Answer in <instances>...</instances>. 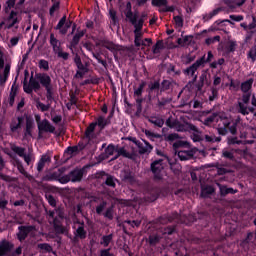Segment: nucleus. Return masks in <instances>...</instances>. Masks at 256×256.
I'll list each match as a JSON object with an SVG mask.
<instances>
[{
  "label": "nucleus",
  "mask_w": 256,
  "mask_h": 256,
  "mask_svg": "<svg viewBox=\"0 0 256 256\" xmlns=\"http://www.w3.org/2000/svg\"><path fill=\"white\" fill-rule=\"evenodd\" d=\"M248 57L252 60L255 61L256 59V46L252 47L251 50L249 51Z\"/></svg>",
  "instance_id": "3c124183"
},
{
  "label": "nucleus",
  "mask_w": 256,
  "mask_h": 256,
  "mask_svg": "<svg viewBox=\"0 0 256 256\" xmlns=\"http://www.w3.org/2000/svg\"><path fill=\"white\" fill-rule=\"evenodd\" d=\"M125 223H128V225H131V227H139V225H141V221L139 220H134V221L128 220Z\"/></svg>",
  "instance_id": "052dcab7"
},
{
  "label": "nucleus",
  "mask_w": 256,
  "mask_h": 256,
  "mask_svg": "<svg viewBox=\"0 0 256 256\" xmlns=\"http://www.w3.org/2000/svg\"><path fill=\"white\" fill-rule=\"evenodd\" d=\"M46 199H47L49 205H51L52 207H55L56 201H55V198L53 196L48 195V196H46Z\"/></svg>",
  "instance_id": "680f3d73"
},
{
  "label": "nucleus",
  "mask_w": 256,
  "mask_h": 256,
  "mask_svg": "<svg viewBox=\"0 0 256 256\" xmlns=\"http://www.w3.org/2000/svg\"><path fill=\"white\" fill-rule=\"evenodd\" d=\"M205 139L206 141H208V143H217L221 141V137H215V136H209V135H206Z\"/></svg>",
  "instance_id": "58836bf2"
},
{
  "label": "nucleus",
  "mask_w": 256,
  "mask_h": 256,
  "mask_svg": "<svg viewBox=\"0 0 256 256\" xmlns=\"http://www.w3.org/2000/svg\"><path fill=\"white\" fill-rule=\"evenodd\" d=\"M36 107L40 111H49V105H45V104H43L41 102H37Z\"/></svg>",
  "instance_id": "de8ad7c7"
},
{
  "label": "nucleus",
  "mask_w": 256,
  "mask_h": 256,
  "mask_svg": "<svg viewBox=\"0 0 256 256\" xmlns=\"http://www.w3.org/2000/svg\"><path fill=\"white\" fill-rule=\"evenodd\" d=\"M251 99V94H244L242 96V100L239 103H244L245 105H249V101Z\"/></svg>",
  "instance_id": "8fccbe9b"
},
{
  "label": "nucleus",
  "mask_w": 256,
  "mask_h": 256,
  "mask_svg": "<svg viewBox=\"0 0 256 256\" xmlns=\"http://www.w3.org/2000/svg\"><path fill=\"white\" fill-rule=\"evenodd\" d=\"M11 251V244L7 241H2L0 243V256L7 255Z\"/></svg>",
  "instance_id": "4be33fe9"
},
{
  "label": "nucleus",
  "mask_w": 256,
  "mask_h": 256,
  "mask_svg": "<svg viewBox=\"0 0 256 256\" xmlns=\"http://www.w3.org/2000/svg\"><path fill=\"white\" fill-rule=\"evenodd\" d=\"M39 67L40 69H44L45 71H47L49 69V62H47L46 60H40Z\"/></svg>",
  "instance_id": "864d4df0"
},
{
  "label": "nucleus",
  "mask_w": 256,
  "mask_h": 256,
  "mask_svg": "<svg viewBox=\"0 0 256 256\" xmlns=\"http://www.w3.org/2000/svg\"><path fill=\"white\" fill-rule=\"evenodd\" d=\"M30 86L34 91H39V89L41 88V84L35 79L30 80Z\"/></svg>",
  "instance_id": "f704fd0d"
},
{
  "label": "nucleus",
  "mask_w": 256,
  "mask_h": 256,
  "mask_svg": "<svg viewBox=\"0 0 256 256\" xmlns=\"http://www.w3.org/2000/svg\"><path fill=\"white\" fill-rule=\"evenodd\" d=\"M38 249H41V251H46V253H51L53 251V248L49 244H38Z\"/></svg>",
  "instance_id": "72a5a7b5"
},
{
  "label": "nucleus",
  "mask_w": 256,
  "mask_h": 256,
  "mask_svg": "<svg viewBox=\"0 0 256 256\" xmlns=\"http://www.w3.org/2000/svg\"><path fill=\"white\" fill-rule=\"evenodd\" d=\"M40 160H42L44 163H51V156L44 154Z\"/></svg>",
  "instance_id": "0e129e2a"
},
{
  "label": "nucleus",
  "mask_w": 256,
  "mask_h": 256,
  "mask_svg": "<svg viewBox=\"0 0 256 256\" xmlns=\"http://www.w3.org/2000/svg\"><path fill=\"white\" fill-rule=\"evenodd\" d=\"M132 6H131V2H127L126 4V11H125V15L126 18L128 19V21H130V23L134 26V34H135V40L134 43L136 45V47H141V45L143 46H147V45H151V39L150 38H146L145 40H143V24L145 23V20L147 19V14L146 13H142L141 17L137 20L138 14L135 13L133 14V11H131Z\"/></svg>",
  "instance_id": "f257e3e1"
},
{
  "label": "nucleus",
  "mask_w": 256,
  "mask_h": 256,
  "mask_svg": "<svg viewBox=\"0 0 256 256\" xmlns=\"http://www.w3.org/2000/svg\"><path fill=\"white\" fill-rule=\"evenodd\" d=\"M167 127H170V129H175V131H178L180 133H183L185 131H189L190 133H193V141H201V132L193 125L189 123H181L173 118H168L166 120Z\"/></svg>",
  "instance_id": "f03ea898"
},
{
  "label": "nucleus",
  "mask_w": 256,
  "mask_h": 256,
  "mask_svg": "<svg viewBox=\"0 0 256 256\" xmlns=\"http://www.w3.org/2000/svg\"><path fill=\"white\" fill-rule=\"evenodd\" d=\"M239 105V113L242 115H249V113H253L255 111V108H249V104H245L243 102H238Z\"/></svg>",
  "instance_id": "aec40b11"
},
{
  "label": "nucleus",
  "mask_w": 256,
  "mask_h": 256,
  "mask_svg": "<svg viewBox=\"0 0 256 256\" xmlns=\"http://www.w3.org/2000/svg\"><path fill=\"white\" fill-rule=\"evenodd\" d=\"M100 256H113V254H110L109 249H106L101 251Z\"/></svg>",
  "instance_id": "774afa93"
},
{
  "label": "nucleus",
  "mask_w": 256,
  "mask_h": 256,
  "mask_svg": "<svg viewBox=\"0 0 256 256\" xmlns=\"http://www.w3.org/2000/svg\"><path fill=\"white\" fill-rule=\"evenodd\" d=\"M13 151H14V153H17V155H19V157H24V155H25V149L24 148L14 147Z\"/></svg>",
  "instance_id": "c03bdc74"
},
{
  "label": "nucleus",
  "mask_w": 256,
  "mask_h": 256,
  "mask_svg": "<svg viewBox=\"0 0 256 256\" xmlns=\"http://www.w3.org/2000/svg\"><path fill=\"white\" fill-rule=\"evenodd\" d=\"M186 143L179 140L173 144V149L178 155L180 161H189L195 155V149H191L185 146Z\"/></svg>",
  "instance_id": "20e7f679"
},
{
  "label": "nucleus",
  "mask_w": 256,
  "mask_h": 256,
  "mask_svg": "<svg viewBox=\"0 0 256 256\" xmlns=\"http://www.w3.org/2000/svg\"><path fill=\"white\" fill-rule=\"evenodd\" d=\"M44 167H45V163L43 162V160L40 159L37 166L38 171H43Z\"/></svg>",
  "instance_id": "338daca9"
},
{
  "label": "nucleus",
  "mask_w": 256,
  "mask_h": 256,
  "mask_svg": "<svg viewBox=\"0 0 256 256\" xmlns=\"http://www.w3.org/2000/svg\"><path fill=\"white\" fill-rule=\"evenodd\" d=\"M22 121L23 120L21 118H16V119L12 120V122L10 124L11 131H13V132L17 131V129H19L21 127Z\"/></svg>",
  "instance_id": "b1692460"
},
{
  "label": "nucleus",
  "mask_w": 256,
  "mask_h": 256,
  "mask_svg": "<svg viewBox=\"0 0 256 256\" xmlns=\"http://www.w3.org/2000/svg\"><path fill=\"white\" fill-rule=\"evenodd\" d=\"M149 89L151 91H155V89H159V82H154L149 85Z\"/></svg>",
  "instance_id": "69168bd1"
},
{
  "label": "nucleus",
  "mask_w": 256,
  "mask_h": 256,
  "mask_svg": "<svg viewBox=\"0 0 256 256\" xmlns=\"http://www.w3.org/2000/svg\"><path fill=\"white\" fill-rule=\"evenodd\" d=\"M15 1H17V0H8L6 2V7H5L6 13H9V10L13 9V7H15Z\"/></svg>",
  "instance_id": "a19ab883"
},
{
  "label": "nucleus",
  "mask_w": 256,
  "mask_h": 256,
  "mask_svg": "<svg viewBox=\"0 0 256 256\" xmlns=\"http://www.w3.org/2000/svg\"><path fill=\"white\" fill-rule=\"evenodd\" d=\"M57 215H59V211H49V221H53L54 229L55 231H57V233H67V227L57 224Z\"/></svg>",
  "instance_id": "9b49d317"
},
{
  "label": "nucleus",
  "mask_w": 256,
  "mask_h": 256,
  "mask_svg": "<svg viewBox=\"0 0 256 256\" xmlns=\"http://www.w3.org/2000/svg\"><path fill=\"white\" fill-rule=\"evenodd\" d=\"M251 87H253V79H249V80L243 82L241 85V89H242L243 93H247V91H249L251 89Z\"/></svg>",
  "instance_id": "a878e982"
},
{
  "label": "nucleus",
  "mask_w": 256,
  "mask_h": 256,
  "mask_svg": "<svg viewBox=\"0 0 256 256\" xmlns=\"http://www.w3.org/2000/svg\"><path fill=\"white\" fill-rule=\"evenodd\" d=\"M110 19L113 21L114 25L117 23V12L113 9L109 10Z\"/></svg>",
  "instance_id": "a18cd8bd"
},
{
  "label": "nucleus",
  "mask_w": 256,
  "mask_h": 256,
  "mask_svg": "<svg viewBox=\"0 0 256 256\" xmlns=\"http://www.w3.org/2000/svg\"><path fill=\"white\" fill-rule=\"evenodd\" d=\"M174 22L176 27H183V18H181L180 16H175Z\"/></svg>",
  "instance_id": "5fc2aeb1"
},
{
  "label": "nucleus",
  "mask_w": 256,
  "mask_h": 256,
  "mask_svg": "<svg viewBox=\"0 0 256 256\" xmlns=\"http://www.w3.org/2000/svg\"><path fill=\"white\" fill-rule=\"evenodd\" d=\"M40 83L41 85H43V87H45L47 93L51 95V77H49L46 74H43L42 76H40Z\"/></svg>",
  "instance_id": "f3484780"
},
{
  "label": "nucleus",
  "mask_w": 256,
  "mask_h": 256,
  "mask_svg": "<svg viewBox=\"0 0 256 256\" xmlns=\"http://www.w3.org/2000/svg\"><path fill=\"white\" fill-rule=\"evenodd\" d=\"M116 153V155H115ZM105 155L106 157H111V155H115L114 158L111 159V161H114V159H117L122 155V157H127L128 159H131L133 157V154L129 153L127 149L125 148H120L118 150L115 149V146L113 145H108V147L105 149Z\"/></svg>",
  "instance_id": "6e6552de"
},
{
  "label": "nucleus",
  "mask_w": 256,
  "mask_h": 256,
  "mask_svg": "<svg viewBox=\"0 0 256 256\" xmlns=\"http://www.w3.org/2000/svg\"><path fill=\"white\" fill-rule=\"evenodd\" d=\"M241 143H253V141H241L237 140V138L228 139V145H241Z\"/></svg>",
  "instance_id": "cd10ccee"
},
{
  "label": "nucleus",
  "mask_w": 256,
  "mask_h": 256,
  "mask_svg": "<svg viewBox=\"0 0 256 256\" xmlns=\"http://www.w3.org/2000/svg\"><path fill=\"white\" fill-rule=\"evenodd\" d=\"M219 119H220V123L224 125V129H229L232 135H235V133H237V127H236L237 124L233 122L231 117L227 114H220V116L213 114L204 120V124L210 125L215 121H219Z\"/></svg>",
  "instance_id": "7ed1b4c3"
},
{
  "label": "nucleus",
  "mask_w": 256,
  "mask_h": 256,
  "mask_svg": "<svg viewBox=\"0 0 256 256\" xmlns=\"http://www.w3.org/2000/svg\"><path fill=\"white\" fill-rule=\"evenodd\" d=\"M56 55H58V57H60V59H64V61H67V59H69V53L67 52H62L61 49L55 53Z\"/></svg>",
  "instance_id": "79ce46f5"
},
{
  "label": "nucleus",
  "mask_w": 256,
  "mask_h": 256,
  "mask_svg": "<svg viewBox=\"0 0 256 256\" xmlns=\"http://www.w3.org/2000/svg\"><path fill=\"white\" fill-rule=\"evenodd\" d=\"M23 88L25 93H33V87L31 86V82H29V84H24Z\"/></svg>",
  "instance_id": "bf43d9fd"
},
{
  "label": "nucleus",
  "mask_w": 256,
  "mask_h": 256,
  "mask_svg": "<svg viewBox=\"0 0 256 256\" xmlns=\"http://www.w3.org/2000/svg\"><path fill=\"white\" fill-rule=\"evenodd\" d=\"M217 185L220 189L221 195H229V193H231V194L236 193V191L233 190V188H227V186H223L221 184H217Z\"/></svg>",
  "instance_id": "393cba45"
},
{
  "label": "nucleus",
  "mask_w": 256,
  "mask_h": 256,
  "mask_svg": "<svg viewBox=\"0 0 256 256\" xmlns=\"http://www.w3.org/2000/svg\"><path fill=\"white\" fill-rule=\"evenodd\" d=\"M105 217H107V219H113V208H109V209L105 212Z\"/></svg>",
  "instance_id": "e2e57ef3"
},
{
  "label": "nucleus",
  "mask_w": 256,
  "mask_h": 256,
  "mask_svg": "<svg viewBox=\"0 0 256 256\" xmlns=\"http://www.w3.org/2000/svg\"><path fill=\"white\" fill-rule=\"evenodd\" d=\"M4 49L0 47V83L1 85L7 82L9 79V73H11V64L5 63V55L3 54Z\"/></svg>",
  "instance_id": "39448f33"
},
{
  "label": "nucleus",
  "mask_w": 256,
  "mask_h": 256,
  "mask_svg": "<svg viewBox=\"0 0 256 256\" xmlns=\"http://www.w3.org/2000/svg\"><path fill=\"white\" fill-rule=\"evenodd\" d=\"M221 11H223V8L219 7V8L212 10L211 12L205 14L203 16L204 21H211V19H213V17H217V15H219V13H221Z\"/></svg>",
  "instance_id": "412c9836"
},
{
  "label": "nucleus",
  "mask_w": 256,
  "mask_h": 256,
  "mask_svg": "<svg viewBox=\"0 0 256 256\" xmlns=\"http://www.w3.org/2000/svg\"><path fill=\"white\" fill-rule=\"evenodd\" d=\"M96 125H98L100 129H103L105 125H107V120L105 119V117L100 116L96 121Z\"/></svg>",
  "instance_id": "473e14b6"
},
{
  "label": "nucleus",
  "mask_w": 256,
  "mask_h": 256,
  "mask_svg": "<svg viewBox=\"0 0 256 256\" xmlns=\"http://www.w3.org/2000/svg\"><path fill=\"white\" fill-rule=\"evenodd\" d=\"M201 65H205V56L198 59L194 64H192L189 68H187L185 70V73L193 77V75H195V71H197V69H199Z\"/></svg>",
  "instance_id": "ddd939ff"
},
{
  "label": "nucleus",
  "mask_w": 256,
  "mask_h": 256,
  "mask_svg": "<svg viewBox=\"0 0 256 256\" xmlns=\"http://www.w3.org/2000/svg\"><path fill=\"white\" fill-rule=\"evenodd\" d=\"M111 241H113V235L110 234L107 236H103L100 244L103 245L104 247H109V243H111Z\"/></svg>",
  "instance_id": "bb28decb"
},
{
  "label": "nucleus",
  "mask_w": 256,
  "mask_h": 256,
  "mask_svg": "<svg viewBox=\"0 0 256 256\" xmlns=\"http://www.w3.org/2000/svg\"><path fill=\"white\" fill-rule=\"evenodd\" d=\"M199 3H201V0H191L190 2H188L187 8H186L187 13H193V11L197 9V6L199 5Z\"/></svg>",
  "instance_id": "5701e85b"
},
{
  "label": "nucleus",
  "mask_w": 256,
  "mask_h": 256,
  "mask_svg": "<svg viewBox=\"0 0 256 256\" xmlns=\"http://www.w3.org/2000/svg\"><path fill=\"white\" fill-rule=\"evenodd\" d=\"M153 7H160V13H173L175 6H167V0H152Z\"/></svg>",
  "instance_id": "9d476101"
},
{
  "label": "nucleus",
  "mask_w": 256,
  "mask_h": 256,
  "mask_svg": "<svg viewBox=\"0 0 256 256\" xmlns=\"http://www.w3.org/2000/svg\"><path fill=\"white\" fill-rule=\"evenodd\" d=\"M143 89H145V83L140 84L139 87L134 90V95L141 97V95H143Z\"/></svg>",
  "instance_id": "c9c22d12"
},
{
  "label": "nucleus",
  "mask_w": 256,
  "mask_h": 256,
  "mask_svg": "<svg viewBox=\"0 0 256 256\" xmlns=\"http://www.w3.org/2000/svg\"><path fill=\"white\" fill-rule=\"evenodd\" d=\"M59 9V2H54L52 7L50 8V15H54L55 11H58Z\"/></svg>",
  "instance_id": "4d7b16f0"
},
{
  "label": "nucleus",
  "mask_w": 256,
  "mask_h": 256,
  "mask_svg": "<svg viewBox=\"0 0 256 256\" xmlns=\"http://www.w3.org/2000/svg\"><path fill=\"white\" fill-rule=\"evenodd\" d=\"M39 119L40 117L36 116V121L40 133H55V126L51 125V123H49L47 120L39 121Z\"/></svg>",
  "instance_id": "1a4fd4ad"
},
{
  "label": "nucleus",
  "mask_w": 256,
  "mask_h": 256,
  "mask_svg": "<svg viewBox=\"0 0 256 256\" xmlns=\"http://www.w3.org/2000/svg\"><path fill=\"white\" fill-rule=\"evenodd\" d=\"M215 190L211 186H206L205 188H202V197H207V195H211Z\"/></svg>",
  "instance_id": "7c9ffc66"
},
{
  "label": "nucleus",
  "mask_w": 256,
  "mask_h": 256,
  "mask_svg": "<svg viewBox=\"0 0 256 256\" xmlns=\"http://www.w3.org/2000/svg\"><path fill=\"white\" fill-rule=\"evenodd\" d=\"M20 21H21V18H19L17 13L12 11L7 20L8 29H11V27H14V25H17V23H19Z\"/></svg>",
  "instance_id": "a211bd4d"
},
{
  "label": "nucleus",
  "mask_w": 256,
  "mask_h": 256,
  "mask_svg": "<svg viewBox=\"0 0 256 256\" xmlns=\"http://www.w3.org/2000/svg\"><path fill=\"white\" fill-rule=\"evenodd\" d=\"M68 178L69 181H72V183H77V181H81V179H83V170L76 169L70 172Z\"/></svg>",
  "instance_id": "dca6fc26"
},
{
  "label": "nucleus",
  "mask_w": 256,
  "mask_h": 256,
  "mask_svg": "<svg viewBox=\"0 0 256 256\" xmlns=\"http://www.w3.org/2000/svg\"><path fill=\"white\" fill-rule=\"evenodd\" d=\"M229 17L231 21H235L236 23H239L244 19L243 15H230Z\"/></svg>",
  "instance_id": "49530a36"
},
{
  "label": "nucleus",
  "mask_w": 256,
  "mask_h": 256,
  "mask_svg": "<svg viewBox=\"0 0 256 256\" xmlns=\"http://www.w3.org/2000/svg\"><path fill=\"white\" fill-rule=\"evenodd\" d=\"M83 35H85L84 31H80V32L76 33L72 39L73 45H77V43H79V39H81V37H83Z\"/></svg>",
  "instance_id": "2f4dec72"
},
{
  "label": "nucleus",
  "mask_w": 256,
  "mask_h": 256,
  "mask_svg": "<svg viewBox=\"0 0 256 256\" xmlns=\"http://www.w3.org/2000/svg\"><path fill=\"white\" fill-rule=\"evenodd\" d=\"M222 155L223 157H225L226 159H233V152L232 151H229L227 149H224L222 151Z\"/></svg>",
  "instance_id": "603ef678"
},
{
  "label": "nucleus",
  "mask_w": 256,
  "mask_h": 256,
  "mask_svg": "<svg viewBox=\"0 0 256 256\" xmlns=\"http://www.w3.org/2000/svg\"><path fill=\"white\" fill-rule=\"evenodd\" d=\"M167 163H169L170 169H172L174 173H179V171H181V165L179 163H173L171 160H169Z\"/></svg>",
  "instance_id": "c756f323"
},
{
  "label": "nucleus",
  "mask_w": 256,
  "mask_h": 256,
  "mask_svg": "<svg viewBox=\"0 0 256 256\" xmlns=\"http://www.w3.org/2000/svg\"><path fill=\"white\" fill-rule=\"evenodd\" d=\"M167 141H176V139H179V134L177 133H173V134H169L166 137Z\"/></svg>",
  "instance_id": "13d9d810"
},
{
  "label": "nucleus",
  "mask_w": 256,
  "mask_h": 256,
  "mask_svg": "<svg viewBox=\"0 0 256 256\" xmlns=\"http://www.w3.org/2000/svg\"><path fill=\"white\" fill-rule=\"evenodd\" d=\"M77 237H80V239H85L87 233L85 232V229L83 228V225H80L76 230Z\"/></svg>",
  "instance_id": "c85d7f7f"
},
{
  "label": "nucleus",
  "mask_w": 256,
  "mask_h": 256,
  "mask_svg": "<svg viewBox=\"0 0 256 256\" xmlns=\"http://www.w3.org/2000/svg\"><path fill=\"white\" fill-rule=\"evenodd\" d=\"M246 0H224L225 5L230 9V11H235L237 7L245 4Z\"/></svg>",
  "instance_id": "2eb2a0df"
},
{
  "label": "nucleus",
  "mask_w": 256,
  "mask_h": 256,
  "mask_svg": "<svg viewBox=\"0 0 256 256\" xmlns=\"http://www.w3.org/2000/svg\"><path fill=\"white\" fill-rule=\"evenodd\" d=\"M65 173V168H59L57 171L51 172L44 176V181H59L65 185V183H69V176L63 175Z\"/></svg>",
  "instance_id": "0eeeda50"
},
{
  "label": "nucleus",
  "mask_w": 256,
  "mask_h": 256,
  "mask_svg": "<svg viewBox=\"0 0 256 256\" xmlns=\"http://www.w3.org/2000/svg\"><path fill=\"white\" fill-rule=\"evenodd\" d=\"M56 29L60 31L62 35H65L69 29H71V21H67V17L64 16L58 22Z\"/></svg>",
  "instance_id": "f8f14e48"
},
{
  "label": "nucleus",
  "mask_w": 256,
  "mask_h": 256,
  "mask_svg": "<svg viewBox=\"0 0 256 256\" xmlns=\"http://www.w3.org/2000/svg\"><path fill=\"white\" fill-rule=\"evenodd\" d=\"M79 71L77 72V75H80V77H83L85 73L87 72V68L83 65V63L80 62V65H77Z\"/></svg>",
  "instance_id": "4c0bfd02"
},
{
  "label": "nucleus",
  "mask_w": 256,
  "mask_h": 256,
  "mask_svg": "<svg viewBox=\"0 0 256 256\" xmlns=\"http://www.w3.org/2000/svg\"><path fill=\"white\" fill-rule=\"evenodd\" d=\"M163 49V42H157L156 45L153 47V53L157 54L159 51Z\"/></svg>",
  "instance_id": "09e8293b"
},
{
  "label": "nucleus",
  "mask_w": 256,
  "mask_h": 256,
  "mask_svg": "<svg viewBox=\"0 0 256 256\" xmlns=\"http://www.w3.org/2000/svg\"><path fill=\"white\" fill-rule=\"evenodd\" d=\"M151 123H153L157 127H163V125L165 124V121L161 118H152Z\"/></svg>",
  "instance_id": "e433bc0d"
},
{
  "label": "nucleus",
  "mask_w": 256,
  "mask_h": 256,
  "mask_svg": "<svg viewBox=\"0 0 256 256\" xmlns=\"http://www.w3.org/2000/svg\"><path fill=\"white\" fill-rule=\"evenodd\" d=\"M31 231H35V227L33 226H20L19 227V233H18V239L19 241H25V238Z\"/></svg>",
  "instance_id": "4468645a"
},
{
  "label": "nucleus",
  "mask_w": 256,
  "mask_h": 256,
  "mask_svg": "<svg viewBox=\"0 0 256 256\" xmlns=\"http://www.w3.org/2000/svg\"><path fill=\"white\" fill-rule=\"evenodd\" d=\"M169 161L168 157H164V159L155 160L151 164V171L156 177V179H162L165 173V163Z\"/></svg>",
  "instance_id": "423d86ee"
},
{
  "label": "nucleus",
  "mask_w": 256,
  "mask_h": 256,
  "mask_svg": "<svg viewBox=\"0 0 256 256\" xmlns=\"http://www.w3.org/2000/svg\"><path fill=\"white\" fill-rule=\"evenodd\" d=\"M50 45L53 48L54 53L59 52L61 49V42L55 38V34H50Z\"/></svg>",
  "instance_id": "6ab92c4d"
},
{
  "label": "nucleus",
  "mask_w": 256,
  "mask_h": 256,
  "mask_svg": "<svg viewBox=\"0 0 256 256\" xmlns=\"http://www.w3.org/2000/svg\"><path fill=\"white\" fill-rule=\"evenodd\" d=\"M95 127H97V124L92 123L88 126L87 130H86V137H91V133H93L95 131Z\"/></svg>",
  "instance_id": "ea45409f"
},
{
  "label": "nucleus",
  "mask_w": 256,
  "mask_h": 256,
  "mask_svg": "<svg viewBox=\"0 0 256 256\" xmlns=\"http://www.w3.org/2000/svg\"><path fill=\"white\" fill-rule=\"evenodd\" d=\"M115 179L113 178V176H107L106 178V185H108V187H115Z\"/></svg>",
  "instance_id": "37998d69"
},
{
  "label": "nucleus",
  "mask_w": 256,
  "mask_h": 256,
  "mask_svg": "<svg viewBox=\"0 0 256 256\" xmlns=\"http://www.w3.org/2000/svg\"><path fill=\"white\" fill-rule=\"evenodd\" d=\"M107 203L102 202L99 206H97L96 208V213H98V215H101V213H103V209H105Z\"/></svg>",
  "instance_id": "6e6d98bb"
}]
</instances>
